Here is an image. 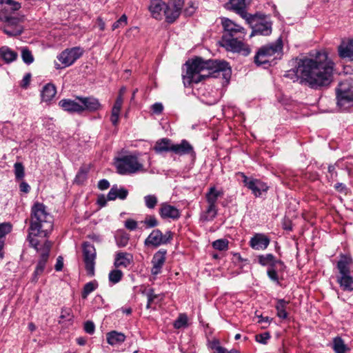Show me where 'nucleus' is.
Segmentation results:
<instances>
[{"mask_svg": "<svg viewBox=\"0 0 353 353\" xmlns=\"http://www.w3.org/2000/svg\"><path fill=\"white\" fill-rule=\"evenodd\" d=\"M109 186H110V183L106 179H101L99 181L98 188L101 190L108 189L109 188Z\"/></svg>", "mask_w": 353, "mask_h": 353, "instance_id": "nucleus-59", "label": "nucleus"}, {"mask_svg": "<svg viewBox=\"0 0 353 353\" xmlns=\"http://www.w3.org/2000/svg\"><path fill=\"white\" fill-rule=\"evenodd\" d=\"M239 174L242 177L244 185L250 190L256 197L261 196L263 192L268 191V186L261 180L248 177L243 172H239Z\"/></svg>", "mask_w": 353, "mask_h": 353, "instance_id": "nucleus-11", "label": "nucleus"}, {"mask_svg": "<svg viewBox=\"0 0 353 353\" xmlns=\"http://www.w3.org/2000/svg\"><path fill=\"white\" fill-rule=\"evenodd\" d=\"M97 282L95 281L87 283L84 285L83 291L82 292V297L83 299H85L89 294H90L97 289Z\"/></svg>", "mask_w": 353, "mask_h": 353, "instance_id": "nucleus-44", "label": "nucleus"}, {"mask_svg": "<svg viewBox=\"0 0 353 353\" xmlns=\"http://www.w3.org/2000/svg\"><path fill=\"white\" fill-rule=\"evenodd\" d=\"M115 166L117 172L123 175L144 171L143 165L139 161L137 157L132 154L118 158L115 161Z\"/></svg>", "mask_w": 353, "mask_h": 353, "instance_id": "nucleus-6", "label": "nucleus"}, {"mask_svg": "<svg viewBox=\"0 0 353 353\" xmlns=\"http://www.w3.org/2000/svg\"><path fill=\"white\" fill-rule=\"evenodd\" d=\"M12 226L8 223H0V258L3 257V253L2 250L4 245V238L6 234L10 232Z\"/></svg>", "mask_w": 353, "mask_h": 353, "instance_id": "nucleus-35", "label": "nucleus"}, {"mask_svg": "<svg viewBox=\"0 0 353 353\" xmlns=\"http://www.w3.org/2000/svg\"><path fill=\"white\" fill-rule=\"evenodd\" d=\"M23 21V17H13L9 13L7 9L0 10V21L5 23L2 30L9 37L20 35L23 28L21 23Z\"/></svg>", "mask_w": 353, "mask_h": 353, "instance_id": "nucleus-5", "label": "nucleus"}, {"mask_svg": "<svg viewBox=\"0 0 353 353\" xmlns=\"http://www.w3.org/2000/svg\"><path fill=\"white\" fill-rule=\"evenodd\" d=\"M123 273L119 270H113L109 273V281L115 284L119 283L122 279Z\"/></svg>", "mask_w": 353, "mask_h": 353, "instance_id": "nucleus-45", "label": "nucleus"}, {"mask_svg": "<svg viewBox=\"0 0 353 353\" xmlns=\"http://www.w3.org/2000/svg\"><path fill=\"white\" fill-rule=\"evenodd\" d=\"M59 105L64 111L70 113L81 114L83 112L81 103L78 100L77 101L69 99H64L59 102Z\"/></svg>", "mask_w": 353, "mask_h": 353, "instance_id": "nucleus-18", "label": "nucleus"}, {"mask_svg": "<svg viewBox=\"0 0 353 353\" xmlns=\"http://www.w3.org/2000/svg\"><path fill=\"white\" fill-rule=\"evenodd\" d=\"M63 260L62 256H58V258L57 259V263L54 266L56 271L59 272L63 269Z\"/></svg>", "mask_w": 353, "mask_h": 353, "instance_id": "nucleus-61", "label": "nucleus"}, {"mask_svg": "<svg viewBox=\"0 0 353 353\" xmlns=\"http://www.w3.org/2000/svg\"><path fill=\"white\" fill-rule=\"evenodd\" d=\"M4 3L10 6L12 11H17L21 8L19 2L13 0H0V4Z\"/></svg>", "mask_w": 353, "mask_h": 353, "instance_id": "nucleus-52", "label": "nucleus"}, {"mask_svg": "<svg viewBox=\"0 0 353 353\" xmlns=\"http://www.w3.org/2000/svg\"><path fill=\"white\" fill-rule=\"evenodd\" d=\"M20 191L24 193H28L30 190V186L26 181H22L19 185Z\"/></svg>", "mask_w": 353, "mask_h": 353, "instance_id": "nucleus-60", "label": "nucleus"}, {"mask_svg": "<svg viewBox=\"0 0 353 353\" xmlns=\"http://www.w3.org/2000/svg\"><path fill=\"white\" fill-rule=\"evenodd\" d=\"M117 245L123 248L128 245L129 241V236L127 234H121L116 238Z\"/></svg>", "mask_w": 353, "mask_h": 353, "instance_id": "nucleus-51", "label": "nucleus"}, {"mask_svg": "<svg viewBox=\"0 0 353 353\" xmlns=\"http://www.w3.org/2000/svg\"><path fill=\"white\" fill-rule=\"evenodd\" d=\"M217 205H212L207 204V207L200 215V219L203 221H212L217 215Z\"/></svg>", "mask_w": 353, "mask_h": 353, "instance_id": "nucleus-31", "label": "nucleus"}, {"mask_svg": "<svg viewBox=\"0 0 353 353\" xmlns=\"http://www.w3.org/2000/svg\"><path fill=\"white\" fill-rule=\"evenodd\" d=\"M333 61L325 51L314 56L304 57L297 61L295 69L287 72L285 77L312 89H320L330 84L332 80Z\"/></svg>", "mask_w": 353, "mask_h": 353, "instance_id": "nucleus-1", "label": "nucleus"}, {"mask_svg": "<svg viewBox=\"0 0 353 353\" xmlns=\"http://www.w3.org/2000/svg\"><path fill=\"white\" fill-rule=\"evenodd\" d=\"M289 304V301H287L284 299H278L276 301V304L275 305V308L276 310L277 316L282 319H285L288 318V314L286 312V307Z\"/></svg>", "mask_w": 353, "mask_h": 353, "instance_id": "nucleus-36", "label": "nucleus"}, {"mask_svg": "<svg viewBox=\"0 0 353 353\" xmlns=\"http://www.w3.org/2000/svg\"><path fill=\"white\" fill-rule=\"evenodd\" d=\"M332 348L335 353H346L349 350L348 347L340 336L334 338Z\"/></svg>", "mask_w": 353, "mask_h": 353, "instance_id": "nucleus-40", "label": "nucleus"}, {"mask_svg": "<svg viewBox=\"0 0 353 353\" xmlns=\"http://www.w3.org/2000/svg\"><path fill=\"white\" fill-rule=\"evenodd\" d=\"M270 339V334L269 332H264L262 334H256L255 336V340L259 343L267 344L268 340Z\"/></svg>", "mask_w": 353, "mask_h": 353, "instance_id": "nucleus-53", "label": "nucleus"}, {"mask_svg": "<svg viewBox=\"0 0 353 353\" xmlns=\"http://www.w3.org/2000/svg\"><path fill=\"white\" fill-rule=\"evenodd\" d=\"M334 188L339 192H344L346 190L345 185L342 183L335 184Z\"/></svg>", "mask_w": 353, "mask_h": 353, "instance_id": "nucleus-64", "label": "nucleus"}, {"mask_svg": "<svg viewBox=\"0 0 353 353\" xmlns=\"http://www.w3.org/2000/svg\"><path fill=\"white\" fill-rule=\"evenodd\" d=\"M338 106L345 110L353 105V79H347L339 83L336 89Z\"/></svg>", "mask_w": 353, "mask_h": 353, "instance_id": "nucleus-7", "label": "nucleus"}, {"mask_svg": "<svg viewBox=\"0 0 353 353\" xmlns=\"http://www.w3.org/2000/svg\"><path fill=\"white\" fill-rule=\"evenodd\" d=\"M83 256L87 274L93 276L95 271L97 252L95 248L90 243L85 242L83 244Z\"/></svg>", "mask_w": 353, "mask_h": 353, "instance_id": "nucleus-9", "label": "nucleus"}, {"mask_svg": "<svg viewBox=\"0 0 353 353\" xmlns=\"http://www.w3.org/2000/svg\"><path fill=\"white\" fill-rule=\"evenodd\" d=\"M165 250H160L157 252L152 259V268L151 269V273L153 275L159 274L161 271L163 265L165 261V255H166Z\"/></svg>", "mask_w": 353, "mask_h": 353, "instance_id": "nucleus-17", "label": "nucleus"}, {"mask_svg": "<svg viewBox=\"0 0 353 353\" xmlns=\"http://www.w3.org/2000/svg\"><path fill=\"white\" fill-rule=\"evenodd\" d=\"M166 5L161 0H152L149 7V10L152 17L157 20L162 19V11L165 9Z\"/></svg>", "mask_w": 353, "mask_h": 353, "instance_id": "nucleus-22", "label": "nucleus"}, {"mask_svg": "<svg viewBox=\"0 0 353 353\" xmlns=\"http://www.w3.org/2000/svg\"><path fill=\"white\" fill-rule=\"evenodd\" d=\"M152 110L154 113L159 114L162 112L163 106L161 103H155L152 105Z\"/></svg>", "mask_w": 353, "mask_h": 353, "instance_id": "nucleus-58", "label": "nucleus"}, {"mask_svg": "<svg viewBox=\"0 0 353 353\" xmlns=\"http://www.w3.org/2000/svg\"><path fill=\"white\" fill-rule=\"evenodd\" d=\"M181 11L178 9L166 5L164 10V15L167 22L170 23H173L179 17Z\"/></svg>", "mask_w": 353, "mask_h": 353, "instance_id": "nucleus-38", "label": "nucleus"}, {"mask_svg": "<svg viewBox=\"0 0 353 353\" xmlns=\"http://www.w3.org/2000/svg\"><path fill=\"white\" fill-rule=\"evenodd\" d=\"M88 172V168H81L76 175L75 181L77 183H83L86 179Z\"/></svg>", "mask_w": 353, "mask_h": 353, "instance_id": "nucleus-50", "label": "nucleus"}, {"mask_svg": "<svg viewBox=\"0 0 353 353\" xmlns=\"http://www.w3.org/2000/svg\"><path fill=\"white\" fill-rule=\"evenodd\" d=\"M352 263V259L348 255H341L337 262L338 274H351L350 266Z\"/></svg>", "mask_w": 353, "mask_h": 353, "instance_id": "nucleus-24", "label": "nucleus"}, {"mask_svg": "<svg viewBox=\"0 0 353 353\" xmlns=\"http://www.w3.org/2000/svg\"><path fill=\"white\" fill-rule=\"evenodd\" d=\"M252 0H230L227 4L228 9L234 11L248 23L251 22L252 17L246 12V6Z\"/></svg>", "mask_w": 353, "mask_h": 353, "instance_id": "nucleus-14", "label": "nucleus"}, {"mask_svg": "<svg viewBox=\"0 0 353 353\" xmlns=\"http://www.w3.org/2000/svg\"><path fill=\"white\" fill-rule=\"evenodd\" d=\"M145 295L148 299L146 307L148 309L152 307L154 304H158L163 300V296L161 294H157L154 293L153 289H149L146 292Z\"/></svg>", "mask_w": 353, "mask_h": 353, "instance_id": "nucleus-34", "label": "nucleus"}, {"mask_svg": "<svg viewBox=\"0 0 353 353\" xmlns=\"http://www.w3.org/2000/svg\"><path fill=\"white\" fill-rule=\"evenodd\" d=\"M171 150L173 153L179 156L190 154L193 157H195L193 147L185 139L182 140L180 143H173Z\"/></svg>", "mask_w": 353, "mask_h": 353, "instance_id": "nucleus-19", "label": "nucleus"}, {"mask_svg": "<svg viewBox=\"0 0 353 353\" xmlns=\"http://www.w3.org/2000/svg\"><path fill=\"white\" fill-rule=\"evenodd\" d=\"M272 32L271 24L265 22V23H259L255 25V27L250 34V37L254 36V34H261V35H268Z\"/></svg>", "mask_w": 353, "mask_h": 353, "instance_id": "nucleus-32", "label": "nucleus"}, {"mask_svg": "<svg viewBox=\"0 0 353 353\" xmlns=\"http://www.w3.org/2000/svg\"><path fill=\"white\" fill-rule=\"evenodd\" d=\"M283 44L281 39L275 43L262 46L254 57L255 63L257 65H263L270 62L272 57L280 55L282 51Z\"/></svg>", "mask_w": 353, "mask_h": 353, "instance_id": "nucleus-8", "label": "nucleus"}, {"mask_svg": "<svg viewBox=\"0 0 353 353\" xmlns=\"http://www.w3.org/2000/svg\"><path fill=\"white\" fill-rule=\"evenodd\" d=\"M133 262V256L130 253L118 252L116 253L114 265L118 268H128Z\"/></svg>", "mask_w": 353, "mask_h": 353, "instance_id": "nucleus-21", "label": "nucleus"}, {"mask_svg": "<svg viewBox=\"0 0 353 353\" xmlns=\"http://www.w3.org/2000/svg\"><path fill=\"white\" fill-rule=\"evenodd\" d=\"M137 222L133 219H128L125 221V227L130 230H134L137 228Z\"/></svg>", "mask_w": 353, "mask_h": 353, "instance_id": "nucleus-56", "label": "nucleus"}, {"mask_svg": "<svg viewBox=\"0 0 353 353\" xmlns=\"http://www.w3.org/2000/svg\"><path fill=\"white\" fill-rule=\"evenodd\" d=\"M173 146L172 141L168 138L160 139L157 141L153 150L157 154L163 152H172L171 148Z\"/></svg>", "mask_w": 353, "mask_h": 353, "instance_id": "nucleus-25", "label": "nucleus"}, {"mask_svg": "<svg viewBox=\"0 0 353 353\" xmlns=\"http://www.w3.org/2000/svg\"><path fill=\"white\" fill-rule=\"evenodd\" d=\"M14 175L17 180H21L25 176V169L22 163L17 162L14 164Z\"/></svg>", "mask_w": 353, "mask_h": 353, "instance_id": "nucleus-43", "label": "nucleus"}, {"mask_svg": "<svg viewBox=\"0 0 353 353\" xmlns=\"http://www.w3.org/2000/svg\"><path fill=\"white\" fill-rule=\"evenodd\" d=\"M270 242V239L264 234H255L250 241V246L256 250H264Z\"/></svg>", "mask_w": 353, "mask_h": 353, "instance_id": "nucleus-16", "label": "nucleus"}, {"mask_svg": "<svg viewBox=\"0 0 353 353\" xmlns=\"http://www.w3.org/2000/svg\"><path fill=\"white\" fill-rule=\"evenodd\" d=\"M172 239V233L167 231L163 234L159 229L152 231L149 236L145 240V245L147 246L158 247L161 245L166 244Z\"/></svg>", "mask_w": 353, "mask_h": 353, "instance_id": "nucleus-12", "label": "nucleus"}, {"mask_svg": "<svg viewBox=\"0 0 353 353\" xmlns=\"http://www.w3.org/2000/svg\"><path fill=\"white\" fill-rule=\"evenodd\" d=\"M336 281L343 291H353V276L351 274H337Z\"/></svg>", "mask_w": 353, "mask_h": 353, "instance_id": "nucleus-23", "label": "nucleus"}, {"mask_svg": "<svg viewBox=\"0 0 353 353\" xmlns=\"http://www.w3.org/2000/svg\"><path fill=\"white\" fill-rule=\"evenodd\" d=\"M214 249L223 251L228 249V241L225 239H218L212 243Z\"/></svg>", "mask_w": 353, "mask_h": 353, "instance_id": "nucleus-48", "label": "nucleus"}, {"mask_svg": "<svg viewBox=\"0 0 353 353\" xmlns=\"http://www.w3.org/2000/svg\"><path fill=\"white\" fill-rule=\"evenodd\" d=\"M222 26L224 30L221 39L222 46L228 50L248 56L250 53V49L241 40L245 35V29L226 18L222 19Z\"/></svg>", "mask_w": 353, "mask_h": 353, "instance_id": "nucleus-4", "label": "nucleus"}, {"mask_svg": "<svg viewBox=\"0 0 353 353\" xmlns=\"http://www.w3.org/2000/svg\"><path fill=\"white\" fill-rule=\"evenodd\" d=\"M52 228L53 218L47 211L46 205L41 203H34L31 208L30 225L28 236L30 245L39 251V241L35 237H46Z\"/></svg>", "mask_w": 353, "mask_h": 353, "instance_id": "nucleus-3", "label": "nucleus"}, {"mask_svg": "<svg viewBox=\"0 0 353 353\" xmlns=\"http://www.w3.org/2000/svg\"><path fill=\"white\" fill-rule=\"evenodd\" d=\"M128 194V191L123 188H118L117 185H113L110 190L108 195L107 200L114 201L119 198L120 199H125Z\"/></svg>", "mask_w": 353, "mask_h": 353, "instance_id": "nucleus-26", "label": "nucleus"}, {"mask_svg": "<svg viewBox=\"0 0 353 353\" xmlns=\"http://www.w3.org/2000/svg\"><path fill=\"white\" fill-rule=\"evenodd\" d=\"M21 57L24 63L30 64L34 61V57L31 52L27 48H23L21 50Z\"/></svg>", "mask_w": 353, "mask_h": 353, "instance_id": "nucleus-46", "label": "nucleus"}, {"mask_svg": "<svg viewBox=\"0 0 353 353\" xmlns=\"http://www.w3.org/2000/svg\"><path fill=\"white\" fill-rule=\"evenodd\" d=\"M159 212L161 217L163 219H170L177 220L181 216L179 210L168 203H161Z\"/></svg>", "mask_w": 353, "mask_h": 353, "instance_id": "nucleus-15", "label": "nucleus"}, {"mask_svg": "<svg viewBox=\"0 0 353 353\" xmlns=\"http://www.w3.org/2000/svg\"><path fill=\"white\" fill-rule=\"evenodd\" d=\"M18 57V54L11 50L8 46H2L0 48V57L6 63H10L14 61Z\"/></svg>", "mask_w": 353, "mask_h": 353, "instance_id": "nucleus-30", "label": "nucleus"}, {"mask_svg": "<svg viewBox=\"0 0 353 353\" xmlns=\"http://www.w3.org/2000/svg\"><path fill=\"white\" fill-rule=\"evenodd\" d=\"M128 23V17L123 14L117 21H115L112 26V30H115L116 29L123 28Z\"/></svg>", "mask_w": 353, "mask_h": 353, "instance_id": "nucleus-49", "label": "nucleus"}, {"mask_svg": "<svg viewBox=\"0 0 353 353\" xmlns=\"http://www.w3.org/2000/svg\"><path fill=\"white\" fill-rule=\"evenodd\" d=\"M214 344L212 347V348L215 349V351L214 352V353H228L227 352V350L225 349L224 347H221L219 345L215 346V345H218L219 344L218 341H214Z\"/></svg>", "mask_w": 353, "mask_h": 353, "instance_id": "nucleus-62", "label": "nucleus"}, {"mask_svg": "<svg viewBox=\"0 0 353 353\" xmlns=\"http://www.w3.org/2000/svg\"><path fill=\"white\" fill-rule=\"evenodd\" d=\"M175 329H181L188 326V316L185 314H180L173 323Z\"/></svg>", "mask_w": 353, "mask_h": 353, "instance_id": "nucleus-42", "label": "nucleus"}, {"mask_svg": "<svg viewBox=\"0 0 353 353\" xmlns=\"http://www.w3.org/2000/svg\"><path fill=\"white\" fill-rule=\"evenodd\" d=\"M259 263L263 266L269 264L271 265V267L275 266L276 264L280 265L281 267L284 266V264L282 261H275L274 256L272 254L259 256Z\"/></svg>", "mask_w": 353, "mask_h": 353, "instance_id": "nucleus-37", "label": "nucleus"}, {"mask_svg": "<svg viewBox=\"0 0 353 353\" xmlns=\"http://www.w3.org/2000/svg\"><path fill=\"white\" fill-rule=\"evenodd\" d=\"M51 248V243L48 241H46L43 245L42 249H41V256L40 259L37 263V265L36 266V268L32 274V276L30 279L31 283H37L39 277L40 275H41L46 268V264L48 260L49 257V252ZM39 251L40 250V248H39Z\"/></svg>", "mask_w": 353, "mask_h": 353, "instance_id": "nucleus-10", "label": "nucleus"}, {"mask_svg": "<svg viewBox=\"0 0 353 353\" xmlns=\"http://www.w3.org/2000/svg\"><path fill=\"white\" fill-rule=\"evenodd\" d=\"M183 4L184 0H170L167 5L181 11Z\"/></svg>", "mask_w": 353, "mask_h": 353, "instance_id": "nucleus-54", "label": "nucleus"}, {"mask_svg": "<svg viewBox=\"0 0 353 353\" xmlns=\"http://www.w3.org/2000/svg\"><path fill=\"white\" fill-rule=\"evenodd\" d=\"M223 195V191L217 190L214 186L210 187L205 194L207 204L217 205L216 203L219 198L221 197Z\"/></svg>", "mask_w": 353, "mask_h": 353, "instance_id": "nucleus-29", "label": "nucleus"}, {"mask_svg": "<svg viewBox=\"0 0 353 353\" xmlns=\"http://www.w3.org/2000/svg\"><path fill=\"white\" fill-rule=\"evenodd\" d=\"M143 223L148 228H154L159 225V221L154 215L146 216Z\"/></svg>", "mask_w": 353, "mask_h": 353, "instance_id": "nucleus-47", "label": "nucleus"}, {"mask_svg": "<svg viewBox=\"0 0 353 353\" xmlns=\"http://www.w3.org/2000/svg\"><path fill=\"white\" fill-rule=\"evenodd\" d=\"M123 98L117 97L111 112L110 121L113 125L116 126L119 123L120 112L122 108Z\"/></svg>", "mask_w": 353, "mask_h": 353, "instance_id": "nucleus-27", "label": "nucleus"}, {"mask_svg": "<svg viewBox=\"0 0 353 353\" xmlns=\"http://www.w3.org/2000/svg\"><path fill=\"white\" fill-rule=\"evenodd\" d=\"M84 330L88 334H93L95 330V325L94 323L90 321H86L84 324Z\"/></svg>", "mask_w": 353, "mask_h": 353, "instance_id": "nucleus-57", "label": "nucleus"}, {"mask_svg": "<svg viewBox=\"0 0 353 353\" xmlns=\"http://www.w3.org/2000/svg\"><path fill=\"white\" fill-rule=\"evenodd\" d=\"M82 54L83 50L81 48L74 47L61 52L57 56V59L65 68L72 65Z\"/></svg>", "mask_w": 353, "mask_h": 353, "instance_id": "nucleus-13", "label": "nucleus"}, {"mask_svg": "<svg viewBox=\"0 0 353 353\" xmlns=\"http://www.w3.org/2000/svg\"><path fill=\"white\" fill-rule=\"evenodd\" d=\"M340 57L353 60V41H349L345 46L341 45L339 48Z\"/></svg>", "mask_w": 353, "mask_h": 353, "instance_id": "nucleus-39", "label": "nucleus"}, {"mask_svg": "<svg viewBox=\"0 0 353 353\" xmlns=\"http://www.w3.org/2000/svg\"><path fill=\"white\" fill-rule=\"evenodd\" d=\"M144 203L147 208L152 210L158 203V198L155 194H148L143 197Z\"/></svg>", "mask_w": 353, "mask_h": 353, "instance_id": "nucleus-41", "label": "nucleus"}, {"mask_svg": "<svg viewBox=\"0 0 353 353\" xmlns=\"http://www.w3.org/2000/svg\"><path fill=\"white\" fill-rule=\"evenodd\" d=\"M30 78H31L30 74H29V73L26 74L22 79L21 84V87L26 88L30 83Z\"/></svg>", "mask_w": 353, "mask_h": 353, "instance_id": "nucleus-63", "label": "nucleus"}, {"mask_svg": "<svg viewBox=\"0 0 353 353\" xmlns=\"http://www.w3.org/2000/svg\"><path fill=\"white\" fill-rule=\"evenodd\" d=\"M185 65L186 73L183 78L189 84L198 83L206 77H218L221 74L228 81L231 75V68L225 61L204 60L196 57L186 61Z\"/></svg>", "mask_w": 353, "mask_h": 353, "instance_id": "nucleus-2", "label": "nucleus"}, {"mask_svg": "<svg viewBox=\"0 0 353 353\" xmlns=\"http://www.w3.org/2000/svg\"><path fill=\"white\" fill-rule=\"evenodd\" d=\"M76 99L81 103L83 112H84L85 110H88L89 112H94L101 109V105L99 103V100L92 97H77Z\"/></svg>", "mask_w": 353, "mask_h": 353, "instance_id": "nucleus-20", "label": "nucleus"}, {"mask_svg": "<svg viewBox=\"0 0 353 353\" xmlns=\"http://www.w3.org/2000/svg\"><path fill=\"white\" fill-rule=\"evenodd\" d=\"M57 93L56 88L53 84L48 83L41 91L42 101L48 102L52 99Z\"/></svg>", "mask_w": 353, "mask_h": 353, "instance_id": "nucleus-33", "label": "nucleus"}, {"mask_svg": "<svg viewBox=\"0 0 353 353\" xmlns=\"http://www.w3.org/2000/svg\"><path fill=\"white\" fill-rule=\"evenodd\" d=\"M125 339L126 336L123 333L117 331H111L106 334L107 342L112 346L121 344Z\"/></svg>", "mask_w": 353, "mask_h": 353, "instance_id": "nucleus-28", "label": "nucleus"}, {"mask_svg": "<svg viewBox=\"0 0 353 353\" xmlns=\"http://www.w3.org/2000/svg\"><path fill=\"white\" fill-rule=\"evenodd\" d=\"M268 275L271 280L276 281V283H279V278H278L277 272H276V270L274 269V266H272V267H270L268 268Z\"/></svg>", "mask_w": 353, "mask_h": 353, "instance_id": "nucleus-55", "label": "nucleus"}]
</instances>
